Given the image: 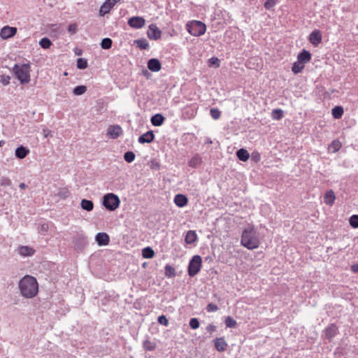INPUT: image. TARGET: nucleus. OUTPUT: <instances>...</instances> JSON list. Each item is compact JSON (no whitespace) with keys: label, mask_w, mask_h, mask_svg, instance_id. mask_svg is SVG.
<instances>
[{"label":"nucleus","mask_w":358,"mask_h":358,"mask_svg":"<svg viewBox=\"0 0 358 358\" xmlns=\"http://www.w3.org/2000/svg\"><path fill=\"white\" fill-rule=\"evenodd\" d=\"M20 188V189H25L27 187V185L24 182H21L19 185Z\"/></svg>","instance_id":"59"},{"label":"nucleus","mask_w":358,"mask_h":358,"mask_svg":"<svg viewBox=\"0 0 358 358\" xmlns=\"http://www.w3.org/2000/svg\"><path fill=\"white\" fill-rule=\"evenodd\" d=\"M206 331L211 334L216 331V327L213 324H210L207 326Z\"/></svg>","instance_id":"55"},{"label":"nucleus","mask_w":358,"mask_h":358,"mask_svg":"<svg viewBox=\"0 0 358 358\" xmlns=\"http://www.w3.org/2000/svg\"><path fill=\"white\" fill-rule=\"evenodd\" d=\"M224 324L227 328H235L237 326L236 321L231 316L225 317Z\"/></svg>","instance_id":"36"},{"label":"nucleus","mask_w":358,"mask_h":358,"mask_svg":"<svg viewBox=\"0 0 358 358\" xmlns=\"http://www.w3.org/2000/svg\"><path fill=\"white\" fill-rule=\"evenodd\" d=\"M87 91V87L85 85H78L73 89V94L76 96L83 94Z\"/></svg>","instance_id":"38"},{"label":"nucleus","mask_w":358,"mask_h":358,"mask_svg":"<svg viewBox=\"0 0 358 358\" xmlns=\"http://www.w3.org/2000/svg\"><path fill=\"white\" fill-rule=\"evenodd\" d=\"M349 222L352 228H358V215H353L350 217Z\"/></svg>","instance_id":"46"},{"label":"nucleus","mask_w":358,"mask_h":358,"mask_svg":"<svg viewBox=\"0 0 358 358\" xmlns=\"http://www.w3.org/2000/svg\"><path fill=\"white\" fill-rule=\"evenodd\" d=\"M279 0H266L264 3V8L266 10H271L278 3Z\"/></svg>","instance_id":"45"},{"label":"nucleus","mask_w":358,"mask_h":358,"mask_svg":"<svg viewBox=\"0 0 358 358\" xmlns=\"http://www.w3.org/2000/svg\"><path fill=\"white\" fill-rule=\"evenodd\" d=\"M322 38V33L319 29L313 30L308 36L309 42L315 47H317L321 43Z\"/></svg>","instance_id":"10"},{"label":"nucleus","mask_w":358,"mask_h":358,"mask_svg":"<svg viewBox=\"0 0 358 358\" xmlns=\"http://www.w3.org/2000/svg\"><path fill=\"white\" fill-rule=\"evenodd\" d=\"M351 271L354 273H358V264H353L351 266Z\"/></svg>","instance_id":"56"},{"label":"nucleus","mask_w":358,"mask_h":358,"mask_svg":"<svg viewBox=\"0 0 358 358\" xmlns=\"http://www.w3.org/2000/svg\"><path fill=\"white\" fill-rule=\"evenodd\" d=\"M148 69L152 72H158L162 69V64L158 59L152 58L148 61Z\"/></svg>","instance_id":"15"},{"label":"nucleus","mask_w":358,"mask_h":358,"mask_svg":"<svg viewBox=\"0 0 358 358\" xmlns=\"http://www.w3.org/2000/svg\"><path fill=\"white\" fill-rule=\"evenodd\" d=\"M29 153V150L23 145L17 147L15 152V157L20 159H24Z\"/></svg>","instance_id":"22"},{"label":"nucleus","mask_w":358,"mask_h":358,"mask_svg":"<svg viewBox=\"0 0 358 358\" xmlns=\"http://www.w3.org/2000/svg\"><path fill=\"white\" fill-rule=\"evenodd\" d=\"M127 23L132 28L141 29L145 25V20L143 17L134 16L129 19Z\"/></svg>","instance_id":"9"},{"label":"nucleus","mask_w":358,"mask_h":358,"mask_svg":"<svg viewBox=\"0 0 358 358\" xmlns=\"http://www.w3.org/2000/svg\"><path fill=\"white\" fill-rule=\"evenodd\" d=\"M120 204L118 196L113 193H107L102 198V205L108 211H114L119 208Z\"/></svg>","instance_id":"4"},{"label":"nucleus","mask_w":358,"mask_h":358,"mask_svg":"<svg viewBox=\"0 0 358 358\" xmlns=\"http://www.w3.org/2000/svg\"><path fill=\"white\" fill-rule=\"evenodd\" d=\"M113 41L110 38H104L101 42L102 49L108 50L112 47Z\"/></svg>","instance_id":"37"},{"label":"nucleus","mask_w":358,"mask_h":358,"mask_svg":"<svg viewBox=\"0 0 358 358\" xmlns=\"http://www.w3.org/2000/svg\"><path fill=\"white\" fill-rule=\"evenodd\" d=\"M30 64H23L22 65L15 64L13 66V72L16 78L21 84H26L30 81Z\"/></svg>","instance_id":"3"},{"label":"nucleus","mask_w":358,"mask_h":358,"mask_svg":"<svg viewBox=\"0 0 358 358\" xmlns=\"http://www.w3.org/2000/svg\"><path fill=\"white\" fill-rule=\"evenodd\" d=\"M343 108L341 106H336L331 110V115L335 119H340L343 115Z\"/></svg>","instance_id":"28"},{"label":"nucleus","mask_w":358,"mask_h":358,"mask_svg":"<svg viewBox=\"0 0 358 358\" xmlns=\"http://www.w3.org/2000/svg\"><path fill=\"white\" fill-rule=\"evenodd\" d=\"M252 159L256 162H259L260 160V155L258 152H253L252 153Z\"/></svg>","instance_id":"54"},{"label":"nucleus","mask_w":358,"mask_h":358,"mask_svg":"<svg viewBox=\"0 0 358 358\" xmlns=\"http://www.w3.org/2000/svg\"><path fill=\"white\" fill-rule=\"evenodd\" d=\"M48 229V227L47 224H41V231H47Z\"/></svg>","instance_id":"57"},{"label":"nucleus","mask_w":358,"mask_h":358,"mask_svg":"<svg viewBox=\"0 0 358 358\" xmlns=\"http://www.w3.org/2000/svg\"><path fill=\"white\" fill-rule=\"evenodd\" d=\"M155 139V134L152 131L150 130L138 137V141L141 144L150 143Z\"/></svg>","instance_id":"17"},{"label":"nucleus","mask_w":358,"mask_h":358,"mask_svg":"<svg viewBox=\"0 0 358 358\" xmlns=\"http://www.w3.org/2000/svg\"><path fill=\"white\" fill-rule=\"evenodd\" d=\"M95 241L99 246L107 245L109 243V236L104 232H99L95 236Z\"/></svg>","instance_id":"16"},{"label":"nucleus","mask_w":358,"mask_h":358,"mask_svg":"<svg viewBox=\"0 0 358 358\" xmlns=\"http://www.w3.org/2000/svg\"><path fill=\"white\" fill-rule=\"evenodd\" d=\"M174 203L179 208L185 207L188 202L187 197L182 194H178L174 197Z\"/></svg>","instance_id":"20"},{"label":"nucleus","mask_w":358,"mask_h":358,"mask_svg":"<svg viewBox=\"0 0 358 358\" xmlns=\"http://www.w3.org/2000/svg\"><path fill=\"white\" fill-rule=\"evenodd\" d=\"M134 44L141 50H147L149 48V43L145 38L135 40Z\"/></svg>","instance_id":"30"},{"label":"nucleus","mask_w":358,"mask_h":358,"mask_svg":"<svg viewBox=\"0 0 358 358\" xmlns=\"http://www.w3.org/2000/svg\"><path fill=\"white\" fill-rule=\"evenodd\" d=\"M189 327L192 329H196L199 327V321L197 318L193 317L189 320Z\"/></svg>","instance_id":"47"},{"label":"nucleus","mask_w":358,"mask_h":358,"mask_svg":"<svg viewBox=\"0 0 358 358\" xmlns=\"http://www.w3.org/2000/svg\"><path fill=\"white\" fill-rule=\"evenodd\" d=\"M122 133V129L120 126L111 125L108 128L107 134L110 138L115 139L118 138Z\"/></svg>","instance_id":"14"},{"label":"nucleus","mask_w":358,"mask_h":358,"mask_svg":"<svg viewBox=\"0 0 358 358\" xmlns=\"http://www.w3.org/2000/svg\"><path fill=\"white\" fill-rule=\"evenodd\" d=\"M39 45L43 49H48L52 45V43L48 38L44 37L40 40Z\"/></svg>","instance_id":"39"},{"label":"nucleus","mask_w":358,"mask_h":358,"mask_svg":"<svg viewBox=\"0 0 358 358\" xmlns=\"http://www.w3.org/2000/svg\"><path fill=\"white\" fill-rule=\"evenodd\" d=\"M206 310L207 312L208 313H213V312H215L218 310V307L217 305L214 304V303H208L206 306Z\"/></svg>","instance_id":"50"},{"label":"nucleus","mask_w":358,"mask_h":358,"mask_svg":"<svg viewBox=\"0 0 358 358\" xmlns=\"http://www.w3.org/2000/svg\"><path fill=\"white\" fill-rule=\"evenodd\" d=\"M237 158L242 162H247L250 157V154L247 150L241 148L236 152Z\"/></svg>","instance_id":"26"},{"label":"nucleus","mask_w":358,"mask_h":358,"mask_svg":"<svg viewBox=\"0 0 358 358\" xmlns=\"http://www.w3.org/2000/svg\"><path fill=\"white\" fill-rule=\"evenodd\" d=\"M135 157L136 155L132 151H127L124 154V159L128 163L134 162Z\"/></svg>","instance_id":"42"},{"label":"nucleus","mask_w":358,"mask_h":358,"mask_svg":"<svg viewBox=\"0 0 358 358\" xmlns=\"http://www.w3.org/2000/svg\"><path fill=\"white\" fill-rule=\"evenodd\" d=\"M342 146L341 143L338 140H334L329 146V150L335 153L338 152Z\"/></svg>","instance_id":"33"},{"label":"nucleus","mask_w":358,"mask_h":358,"mask_svg":"<svg viewBox=\"0 0 358 358\" xmlns=\"http://www.w3.org/2000/svg\"><path fill=\"white\" fill-rule=\"evenodd\" d=\"M142 255L145 259H150L154 257L155 252L150 247H146L143 249Z\"/></svg>","instance_id":"35"},{"label":"nucleus","mask_w":358,"mask_h":358,"mask_svg":"<svg viewBox=\"0 0 358 358\" xmlns=\"http://www.w3.org/2000/svg\"><path fill=\"white\" fill-rule=\"evenodd\" d=\"M187 31L194 36H200L205 34L206 31V24L201 21L192 20L186 24Z\"/></svg>","instance_id":"5"},{"label":"nucleus","mask_w":358,"mask_h":358,"mask_svg":"<svg viewBox=\"0 0 358 358\" xmlns=\"http://www.w3.org/2000/svg\"><path fill=\"white\" fill-rule=\"evenodd\" d=\"M336 196L333 190L330 189L325 192L324 195V200L327 205L332 206L334 203Z\"/></svg>","instance_id":"25"},{"label":"nucleus","mask_w":358,"mask_h":358,"mask_svg":"<svg viewBox=\"0 0 358 358\" xmlns=\"http://www.w3.org/2000/svg\"><path fill=\"white\" fill-rule=\"evenodd\" d=\"M305 65L302 63L299 62V61L295 62L292 66V71L294 73L297 74L301 73L303 69H304Z\"/></svg>","instance_id":"34"},{"label":"nucleus","mask_w":358,"mask_h":358,"mask_svg":"<svg viewBox=\"0 0 358 358\" xmlns=\"http://www.w3.org/2000/svg\"><path fill=\"white\" fill-rule=\"evenodd\" d=\"M160 167V165L159 163H155L152 164V166H151L152 169H159Z\"/></svg>","instance_id":"58"},{"label":"nucleus","mask_w":358,"mask_h":358,"mask_svg":"<svg viewBox=\"0 0 358 358\" xmlns=\"http://www.w3.org/2000/svg\"><path fill=\"white\" fill-rule=\"evenodd\" d=\"M143 75H144V76H147V74H149V73L148 72V71H147V70L143 71Z\"/></svg>","instance_id":"60"},{"label":"nucleus","mask_w":358,"mask_h":358,"mask_svg":"<svg viewBox=\"0 0 358 358\" xmlns=\"http://www.w3.org/2000/svg\"><path fill=\"white\" fill-rule=\"evenodd\" d=\"M120 0H106V1L101 6L99 9V15L104 16L108 14L110 10L118 3Z\"/></svg>","instance_id":"8"},{"label":"nucleus","mask_w":358,"mask_h":358,"mask_svg":"<svg viewBox=\"0 0 358 358\" xmlns=\"http://www.w3.org/2000/svg\"><path fill=\"white\" fill-rule=\"evenodd\" d=\"M271 117L273 120H280L283 117V111L282 109L278 108L272 110Z\"/></svg>","instance_id":"40"},{"label":"nucleus","mask_w":358,"mask_h":358,"mask_svg":"<svg viewBox=\"0 0 358 358\" xmlns=\"http://www.w3.org/2000/svg\"><path fill=\"white\" fill-rule=\"evenodd\" d=\"M147 36L150 40L157 41L162 36V31L155 24H151L148 27Z\"/></svg>","instance_id":"7"},{"label":"nucleus","mask_w":358,"mask_h":358,"mask_svg":"<svg viewBox=\"0 0 358 358\" xmlns=\"http://www.w3.org/2000/svg\"><path fill=\"white\" fill-rule=\"evenodd\" d=\"M210 114L213 119L218 120L221 116V112L218 108H211L210 110Z\"/></svg>","instance_id":"44"},{"label":"nucleus","mask_w":358,"mask_h":358,"mask_svg":"<svg viewBox=\"0 0 358 358\" xmlns=\"http://www.w3.org/2000/svg\"><path fill=\"white\" fill-rule=\"evenodd\" d=\"M0 185L2 186H10L11 185V180L8 178L3 176L0 179Z\"/></svg>","instance_id":"49"},{"label":"nucleus","mask_w":358,"mask_h":358,"mask_svg":"<svg viewBox=\"0 0 358 358\" xmlns=\"http://www.w3.org/2000/svg\"><path fill=\"white\" fill-rule=\"evenodd\" d=\"M80 207L83 210L90 212L94 208V203L91 200L83 199L81 200Z\"/></svg>","instance_id":"27"},{"label":"nucleus","mask_w":358,"mask_h":358,"mask_svg":"<svg viewBox=\"0 0 358 358\" xmlns=\"http://www.w3.org/2000/svg\"><path fill=\"white\" fill-rule=\"evenodd\" d=\"M16 251L17 254L23 257H31L35 253V250L33 248L27 245L19 246Z\"/></svg>","instance_id":"13"},{"label":"nucleus","mask_w":358,"mask_h":358,"mask_svg":"<svg viewBox=\"0 0 358 358\" xmlns=\"http://www.w3.org/2000/svg\"><path fill=\"white\" fill-rule=\"evenodd\" d=\"M203 162L201 157L199 154H195L189 161L188 165L194 169L197 168Z\"/></svg>","instance_id":"24"},{"label":"nucleus","mask_w":358,"mask_h":358,"mask_svg":"<svg viewBox=\"0 0 358 358\" xmlns=\"http://www.w3.org/2000/svg\"><path fill=\"white\" fill-rule=\"evenodd\" d=\"M311 57L312 55L310 52L303 49L301 52L299 53L297 56V61L305 65L306 63L310 62Z\"/></svg>","instance_id":"18"},{"label":"nucleus","mask_w":358,"mask_h":358,"mask_svg":"<svg viewBox=\"0 0 358 358\" xmlns=\"http://www.w3.org/2000/svg\"><path fill=\"white\" fill-rule=\"evenodd\" d=\"M77 67L79 69H85L87 67V60L83 58H78L77 59Z\"/></svg>","instance_id":"43"},{"label":"nucleus","mask_w":358,"mask_h":358,"mask_svg":"<svg viewBox=\"0 0 358 358\" xmlns=\"http://www.w3.org/2000/svg\"><path fill=\"white\" fill-rule=\"evenodd\" d=\"M4 144V141H0V147H1Z\"/></svg>","instance_id":"61"},{"label":"nucleus","mask_w":358,"mask_h":358,"mask_svg":"<svg viewBox=\"0 0 358 358\" xmlns=\"http://www.w3.org/2000/svg\"><path fill=\"white\" fill-rule=\"evenodd\" d=\"M57 195L60 198L65 199L69 196L70 192L67 188H60L59 189Z\"/></svg>","instance_id":"41"},{"label":"nucleus","mask_w":358,"mask_h":358,"mask_svg":"<svg viewBox=\"0 0 358 358\" xmlns=\"http://www.w3.org/2000/svg\"><path fill=\"white\" fill-rule=\"evenodd\" d=\"M219 59L217 57H211L209 59V64L210 66H219Z\"/></svg>","instance_id":"53"},{"label":"nucleus","mask_w":358,"mask_h":358,"mask_svg":"<svg viewBox=\"0 0 358 358\" xmlns=\"http://www.w3.org/2000/svg\"><path fill=\"white\" fill-rule=\"evenodd\" d=\"M68 31L71 34H74L77 32L78 31V25L75 23L73 24H70L69 26H68Z\"/></svg>","instance_id":"51"},{"label":"nucleus","mask_w":358,"mask_h":358,"mask_svg":"<svg viewBox=\"0 0 358 358\" xmlns=\"http://www.w3.org/2000/svg\"><path fill=\"white\" fill-rule=\"evenodd\" d=\"M165 275L167 278H171L176 275L175 268L169 264H166L164 267Z\"/></svg>","instance_id":"32"},{"label":"nucleus","mask_w":358,"mask_h":358,"mask_svg":"<svg viewBox=\"0 0 358 358\" xmlns=\"http://www.w3.org/2000/svg\"><path fill=\"white\" fill-rule=\"evenodd\" d=\"M165 121V117L161 113H157L151 117L150 122L155 127L162 126Z\"/></svg>","instance_id":"23"},{"label":"nucleus","mask_w":358,"mask_h":358,"mask_svg":"<svg viewBox=\"0 0 358 358\" xmlns=\"http://www.w3.org/2000/svg\"><path fill=\"white\" fill-rule=\"evenodd\" d=\"M87 243V238L83 235H78L76 238L75 246L81 249Z\"/></svg>","instance_id":"29"},{"label":"nucleus","mask_w":358,"mask_h":358,"mask_svg":"<svg viewBox=\"0 0 358 358\" xmlns=\"http://www.w3.org/2000/svg\"><path fill=\"white\" fill-rule=\"evenodd\" d=\"M157 322L165 327H167L169 325V320L166 318V317L164 315H162L158 317Z\"/></svg>","instance_id":"48"},{"label":"nucleus","mask_w":358,"mask_h":358,"mask_svg":"<svg viewBox=\"0 0 358 358\" xmlns=\"http://www.w3.org/2000/svg\"><path fill=\"white\" fill-rule=\"evenodd\" d=\"M241 244L250 250L259 248L260 244L259 234L253 226H249L243 231Z\"/></svg>","instance_id":"2"},{"label":"nucleus","mask_w":358,"mask_h":358,"mask_svg":"<svg viewBox=\"0 0 358 358\" xmlns=\"http://www.w3.org/2000/svg\"><path fill=\"white\" fill-rule=\"evenodd\" d=\"M143 348L146 351H152L156 348V343L149 339H146L143 342Z\"/></svg>","instance_id":"31"},{"label":"nucleus","mask_w":358,"mask_h":358,"mask_svg":"<svg viewBox=\"0 0 358 358\" xmlns=\"http://www.w3.org/2000/svg\"><path fill=\"white\" fill-rule=\"evenodd\" d=\"M214 345L218 352H224L227 350V343L224 337L215 338L214 340Z\"/></svg>","instance_id":"19"},{"label":"nucleus","mask_w":358,"mask_h":358,"mask_svg":"<svg viewBox=\"0 0 358 358\" xmlns=\"http://www.w3.org/2000/svg\"><path fill=\"white\" fill-rule=\"evenodd\" d=\"M22 296L27 299L34 297L38 292V284L36 278L27 275L18 283Z\"/></svg>","instance_id":"1"},{"label":"nucleus","mask_w":358,"mask_h":358,"mask_svg":"<svg viewBox=\"0 0 358 358\" xmlns=\"http://www.w3.org/2000/svg\"><path fill=\"white\" fill-rule=\"evenodd\" d=\"M198 239L197 234L195 231L189 230L185 236V242L187 245L194 244Z\"/></svg>","instance_id":"21"},{"label":"nucleus","mask_w":358,"mask_h":358,"mask_svg":"<svg viewBox=\"0 0 358 358\" xmlns=\"http://www.w3.org/2000/svg\"><path fill=\"white\" fill-rule=\"evenodd\" d=\"M17 33V28L13 27L5 26L0 31V36L3 39H8L14 36Z\"/></svg>","instance_id":"11"},{"label":"nucleus","mask_w":358,"mask_h":358,"mask_svg":"<svg viewBox=\"0 0 358 358\" xmlns=\"http://www.w3.org/2000/svg\"><path fill=\"white\" fill-rule=\"evenodd\" d=\"M202 259L196 255L192 257L188 264V275L190 277L195 276L201 270Z\"/></svg>","instance_id":"6"},{"label":"nucleus","mask_w":358,"mask_h":358,"mask_svg":"<svg viewBox=\"0 0 358 358\" xmlns=\"http://www.w3.org/2000/svg\"><path fill=\"white\" fill-rule=\"evenodd\" d=\"M10 77L8 76H1L0 78V82L4 85L6 86L10 83Z\"/></svg>","instance_id":"52"},{"label":"nucleus","mask_w":358,"mask_h":358,"mask_svg":"<svg viewBox=\"0 0 358 358\" xmlns=\"http://www.w3.org/2000/svg\"><path fill=\"white\" fill-rule=\"evenodd\" d=\"M338 333L337 327L334 324H331L324 330V337L329 341H331Z\"/></svg>","instance_id":"12"}]
</instances>
